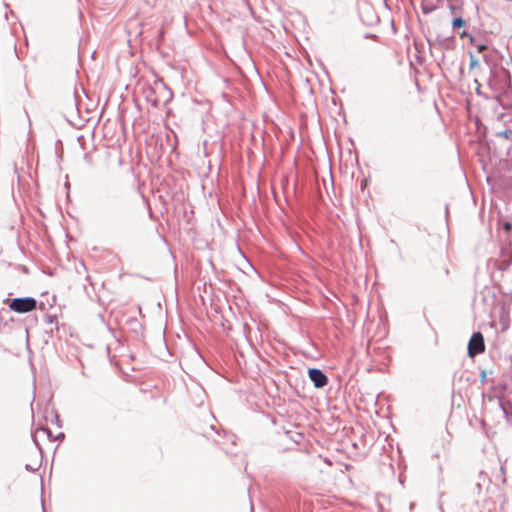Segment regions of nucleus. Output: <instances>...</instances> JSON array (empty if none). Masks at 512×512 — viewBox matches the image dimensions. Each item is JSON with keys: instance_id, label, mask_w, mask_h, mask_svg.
I'll list each match as a JSON object with an SVG mask.
<instances>
[{"instance_id": "nucleus-1", "label": "nucleus", "mask_w": 512, "mask_h": 512, "mask_svg": "<svg viewBox=\"0 0 512 512\" xmlns=\"http://www.w3.org/2000/svg\"><path fill=\"white\" fill-rule=\"evenodd\" d=\"M37 302L34 298H15L10 301L9 308L17 313H28L36 309Z\"/></svg>"}, {"instance_id": "nucleus-2", "label": "nucleus", "mask_w": 512, "mask_h": 512, "mask_svg": "<svg viewBox=\"0 0 512 512\" xmlns=\"http://www.w3.org/2000/svg\"><path fill=\"white\" fill-rule=\"evenodd\" d=\"M485 351L484 337L480 332L472 335L468 343V354L470 357H475Z\"/></svg>"}, {"instance_id": "nucleus-3", "label": "nucleus", "mask_w": 512, "mask_h": 512, "mask_svg": "<svg viewBox=\"0 0 512 512\" xmlns=\"http://www.w3.org/2000/svg\"><path fill=\"white\" fill-rule=\"evenodd\" d=\"M308 375L310 380L314 383L315 387L321 388L324 387L327 384V377L326 375L319 369H309Z\"/></svg>"}, {"instance_id": "nucleus-4", "label": "nucleus", "mask_w": 512, "mask_h": 512, "mask_svg": "<svg viewBox=\"0 0 512 512\" xmlns=\"http://www.w3.org/2000/svg\"><path fill=\"white\" fill-rule=\"evenodd\" d=\"M149 93L150 94L146 96L147 100L150 101L154 107H157L160 103V99L158 97H152V94H154L153 89H149Z\"/></svg>"}, {"instance_id": "nucleus-5", "label": "nucleus", "mask_w": 512, "mask_h": 512, "mask_svg": "<svg viewBox=\"0 0 512 512\" xmlns=\"http://www.w3.org/2000/svg\"><path fill=\"white\" fill-rule=\"evenodd\" d=\"M452 25L454 28H461L465 25V21L462 18H456L453 20Z\"/></svg>"}, {"instance_id": "nucleus-6", "label": "nucleus", "mask_w": 512, "mask_h": 512, "mask_svg": "<svg viewBox=\"0 0 512 512\" xmlns=\"http://www.w3.org/2000/svg\"><path fill=\"white\" fill-rule=\"evenodd\" d=\"M511 228H512V225H511V223H510V222H505V223L503 224V229H504L506 232H509V231L511 230Z\"/></svg>"}, {"instance_id": "nucleus-7", "label": "nucleus", "mask_w": 512, "mask_h": 512, "mask_svg": "<svg viewBox=\"0 0 512 512\" xmlns=\"http://www.w3.org/2000/svg\"><path fill=\"white\" fill-rule=\"evenodd\" d=\"M36 434H47V435H49V431L46 428H41V429L37 430Z\"/></svg>"}, {"instance_id": "nucleus-8", "label": "nucleus", "mask_w": 512, "mask_h": 512, "mask_svg": "<svg viewBox=\"0 0 512 512\" xmlns=\"http://www.w3.org/2000/svg\"><path fill=\"white\" fill-rule=\"evenodd\" d=\"M511 134H512V131H510V130H508V131H504V132L502 133V135H503L506 139H509Z\"/></svg>"}, {"instance_id": "nucleus-9", "label": "nucleus", "mask_w": 512, "mask_h": 512, "mask_svg": "<svg viewBox=\"0 0 512 512\" xmlns=\"http://www.w3.org/2000/svg\"><path fill=\"white\" fill-rule=\"evenodd\" d=\"M484 49H486V46H484V45H481V46H479V48H478V50H479L480 52H481V51H483Z\"/></svg>"}]
</instances>
